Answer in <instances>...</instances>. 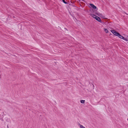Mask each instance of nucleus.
Wrapping results in <instances>:
<instances>
[{"label": "nucleus", "mask_w": 128, "mask_h": 128, "mask_svg": "<svg viewBox=\"0 0 128 128\" xmlns=\"http://www.w3.org/2000/svg\"><path fill=\"white\" fill-rule=\"evenodd\" d=\"M127 120L128 121V118L127 119Z\"/></svg>", "instance_id": "obj_13"}, {"label": "nucleus", "mask_w": 128, "mask_h": 128, "mask_svg": "<svg viewBox=\"0 0 128 128\" xmlns=\"http://www.w3.org/2000/svg\"><path fill=\"white\" fill-rule=\"evenodd\" d=\"M85 100H80V102L82 104H84L85 102Z\"/></svg>", "instance_id": "obj_6"}, {"label": "nucleus", "mask_w": 128, "mask_h": 128, "mask_svg": "<svg viewBox=\"0 0 128 128\" xmlns=\"http://www.w3.org/2000/svg\"><path fill=\"white\" fill-rule=\"evenodd\" d=\"M104 32H105L106 33H107L108 32V31L107 29L104 28Z\"/></svg>", "instance_id": "obj_7"}, {"label": "nucleus", "mask_w": 128, "mask_h": 128, "mask_svg": "<svg viewBox=\"0 0 128 128\" xmlns=\"http://www.w3.org/2000/svg\"><path fill=\"white\" fill-rule=\"evenodd\" d=\"M110 31L114 35L118 36L120 34L114 30H110Z\"/></svg>", "instance_id": "obj_2"}, {"label": "nucleus", "mask_w": 128, "mask_h": 128, "mask_svg": "<svg viewBox=\"0 0 128 128\" xmlns=\"http://www.w3.org/2000/svg\"><path fill=\"white\" fill-rule=\"evenodd\" d=\"M62 0L63 2H64V3H65V4H66L67 3V2H66L64 0Z\"/></svg>", "instance_id": "obj_9"}, {"label": "nucleus", "mask_w": 128, "mask_h": 128, "mask_svg": "<svg viewBox=\"0 0 128 128\" xmlns=\"http://www.w3.org/2000/svg\"><path fill=\"white\" fill-rule=\"evenodd\" d=\"M90 15L94 18H95L99 22H101V20L100 18L99 17L96 16V15L94 14H90Z\"/></svg>", "instance_id": "obj_1"}, {"label": "nucleus", "mask_w": 128, "mask_h": 128, "mask_svg": "<svg viewBox=\"0 0 128 128\" xmlns=\"http://www.w3.org/2000/svg\"><path fill=\"white\" fill-rule=\"evenodd\" d=\"M110 35H112V34H111V33H110Z\"/></svg>", "instance_id": "obj_12"}, {"label": "nucleus", "mask_w": 128, "mask_h": 128, "mask_svg": "<svg viewBox=\"0 0 128 128\" xmlns=\"http://www.w3.org/2000/svg\"><path fill=\"white\" fill-rule=\"evenodd\" d=\"M90 5L94 9H96V7L93 4H90Z\"/></svg>", "instance_id": "obj_3"}, {"label": "nucleus", "mask_w": 128, "mask_h": 128, "mask_svg": "<svg viewBox=\"0 0 128 128\" xmlns=\"http://www.w3.org/2000/svg\"><path fill=\"white\" fill-rule=\"evenodd\" d=\"M118 37H119L120 38L122 39L123 40H124V37H123V36L121 35L120 34H119V35L118 36Z\"/></svg>", "instance_id": "obj_5"}, {"label": "nucleus", "mask_w": 128, "mask_h": 128, "mask_svg": "<svg viewBox=\"0 0 128 128\" xmlns=\"http://www.w3.org/2000/svg\"><path fill=\"white\" fill-rule=\"evenodd\" d=\"M124 40H125L126 41H128V39L127 38H124Z\"/></svg>", "instance_id": "obj_8"}, {"label": "nucleus", "mask_w": 128, "mask_h": 128, "mask_svg": "<svg viewBox=\"0 0 128 128\" xmlns=\"http://www.w3.org/2000/svg\"><path fill=\"white\" fill-rule=\"evenodd\" d=\"M95 14L97 15L98 16H100L101 15V14L98 12L97 11H95L94 12Z\"/></svg>", "instance_id": "obj_4"}, {"label": "nucleus", "mask_w": 128, "mask_h": 128, "mask_svg": "<svg viewBox=\"0 0 128 128\" xmlns=\"http://www.w3.org/2000/svg\"><path fill=\"white\" fill-rule=\"evenodd\" d=\"M108 22H104V24L105 25H107V24H108Z\"/></svg>", "instance_id": "obj_11"}, {"label": "nucleus", "mask_w": 128, "mask_h": 128, "mask_svg": "<svg viewBox=\"0 0 128 128\" xmlns=\"http://www.w3.org/2000/svg\"><path fill=\"white\" fill-rule=\"evenodd\" d=\"M77 0V1H83V2H85L84 0Z\"/></svg>", "instance_id": "obj_10"}]
</instances>
